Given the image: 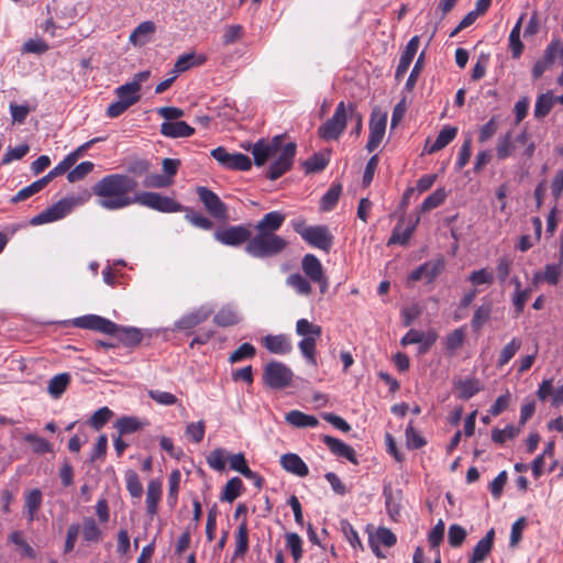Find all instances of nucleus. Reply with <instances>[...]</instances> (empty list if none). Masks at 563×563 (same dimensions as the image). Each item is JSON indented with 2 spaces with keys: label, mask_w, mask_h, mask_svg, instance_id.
I'll return each mask as SVG.
<instances>
[{
  "label": "nucleus",
  "mask_w": 563,
  "mask_h": 563,
  "mask_svg": "<svg viewBox=\"0 0 563 563\" xmlns=\"http://www.w3.org/2000/svg\"><path fill=\"white\" fill-rule=\"evenodd\" d=\"M286 214L280 211H271L255 224L256 231L276 233L285 222Z\"/></svg>",
  "instance_id": "bb28decb"
},
{
  "label": "nucleus",
  "mask_w": 563,
  "mask_h": 563,
  "mask_svg": "<svg viewBox=\"0 0 563 563\" xmlns=\"http://www.w3.org/2000/svg\"><path fill=\"white\" fill-rule=\"evenodd\" d=\"M554 102L555 97L553 96V92L550 90L538 96L533 110L534 118L537 120L545 118L551 112Z\"/></svg>",
  "instance_id": "473e14b6"
},
{
  "label": "nucleus",
  "mask_w": 563,
  "mask_h": 563,
  "mask_svg": "<svg viewBox=\"0 0 563 563\" xmlns=\"http://www.w3.org/2000/svg\"><path fill=\"white\" fill-rule=\"evenodd\" d=\"M245 246V251L253 257L266 258L280 254L287 246V241L273 232L256 231Z\"/></svg>",
  "instance_id": "f03ea898"
},
{
  "label": "nucleus",
  "mask_w": 563,
  "mask_h": 563,
  "mask_svg": "<svg viewBox=\"0 0 563 563\" xmlns=\"http://www.w3.org/2000/svg\"><path fill=\"white\" fill-rule=\"evenodd\" d=\"M467 537V532L464 527L453 523L449 527L448 542L452 548H460Z\"/></svg>",
  "instance_id": "bf43d9fd"
},
{
  "label": "nucleus",
  "mask_w": 563,
  "mask_h": 563,
  "mask_svg": "<svg viewBox=\"0 0 563 563\" xmlns=\"http://www.w3.org/2000/svg\"><path fill=\"white\" fill-rule=\"evenodd\" d=\"M263 345L271 353L280 355L288 354L292 349L290 340L285 334H268L263 339Z\"/></svg>",
  "instance_id": "b1692460"
},
{
  "label": "nucleus",
  "mask_w": 563,
  "mask_h": 563,
  "mask_svg": "<svg viewBox=\"0 0 563 563\" xmlns=\"http://www.w3.org/2000/svg\"><path fill=\"white\" fill-rule=\"evenodd\" d=\"M136 203L163 213L180 212L184 210L181 203L154 191H139Z\"/></svg>",
  "instance_id": "6e6552de"
},
{
  "label": "nucleus",
  "mask_w": 563,
  "mask_h": 563,
  "mask_svg": "<svg viewBox=\"0 0 563 563\" xmlns=\"http://www.w3.org/2000/svg\"><path fill=\"white\" fill-rule=\"evenodd\" d=\"M342 194L341 184H332L327 192L322 196L320 201V209L322 211H331L338 203L339 198Z\"/></svg>",
  "instance_id": "79ce46f5"
},
{
  "label": "nucleus",
  "mask_w": 563,
  "mask_h": 563,
  "mask_svg": "<svg viewBox=\"0 0 563 563\" xmlns=\"http://www.w3.org/2000/svg\"><path fill=\"white\" fill-rule=\"evenodd\" d=\"M405 435H406L407 446L409 449L417 450V449L424 446L427 443L424 438L418 431H416V429L413 428L412 421H409V423L406 428V431H405Z\"/></svg>",
  "instance_id": "052dcab7"
},
{
  "label": "nucleus",
  "mask_w": 563,
  "mask_h": 563,
  "mask_svg": "<svg viewBox=\"0 0 563 563\" xmlns=\"http://www.w3.org/2000/svg\"><path fill=\"white\" fill-rule=\"evenodd\" d=\"M249 550V526L247 520L243 519L235 532L234 558L244 556Z\"/></svg>",
  "instance_id": "f704fd0d"
},
{
  "label": "nucleus",
  "mask_w": 563,
  "mask_h": 563,
  "mask_svg": "<svg viewBox=\"0 0 563 563\" xmlns=\"http://www.w3.org/2000/svg\"><path fill=\"white\" fill-rule=\"evenodd\" d=\"M47 186L45 179L43 177L41 179H37L36 181L32 183L31 185L22 188L18 191L16 195H14L10 201L12 203H18L20 201H24L32 197L33 195L37 194L42 189H44Z\"/></svg>",
  "instance_id": "37998d69"
},
{
  "label": "nucleus",
  "mask_w": 563,
  "mask_h": 563,
  "mask_svg": "<svg viewBox=\"0 0 563 563\" xmlns=\"http://www.w3.org/2000/svg\"><path fill=\"white\" fill-rule=\"evenodd\" d=\"M301 268L311 282L319 284L320 292L325 294L329 284L319 258L314 254H306L301 261Z\"/></svg>",
  "instance_id": "f8f14e48"
},
{
  "label": "nucleus",
  "mask_w": 563,
  "mask_h": 563,
  "mask_svg": "<svg viewBox=\"0 0 563 563\" xmlns=\"http://www.w3.org/2000/svg\"><path fill=\"white\" fill-rule=\"evenodd\" d=\"M514 142L511 133L508 132L501 137H499L496 145V155L499 161H504L509 157L514 152Z\"/></svg>",
  "instance_id": "6e6d98bb"
},
{
  "label": "nucleus",
  "mask_w": 563,
  "mask_h": 563,
  "mask_svg": "<svg viewBox=\"0 0 563 563\" xmlns=\"http://www.w3.org/2000/svg\"><path fill=\"white\" fill-rule=\"evenodd\" d=\"M347 121V108L344 101H340L331 118L318 129V135L324 141L338 140L344 132Z\"/></svg>",
  "instance_id": "423d86ee"
},
{
  "label": "nucleus",
  "mask_w": 563,
  "mask_h": 563,
  "mask_svg": "<svg viewBox=\"0 0 563 563\" xmlns=\"http://www.w3.org/2000/svg\"><path fill=\"white\" fill-rule=\"evenodd\" d=\"M180 477L181 475L178 470H174L169 475L167 503L170 507L177 504Z\"/></svg>",
  "instance_id": "4d7b16f0"
},
{
  "label": "nucleus",
  "mask_w": 563,
  "mask_h": 563,
  "mask_svg": "<svg viewBox=\"0 0 563 563\" xmlns=\"http://www.w3.org/2000/svg\"><path fill=\"white\" fill-rule=\"evenodd\" d=\"M162 498V482L158 479H152L147 484L146 490V511L153 517L157 514L158 503Z\"/></svg>",
  "instance_id": "cd10ccee"
},
{
  "label": "nucleus",
  "mask_w": 563,
  "mask_h": 563,
  "mask_svg": "<svg viewBox=\"0 0 563 563\" xmlns=\"http://www.w3.org/2000/svg\"><path fill=\"white\" fill-rule=\"evenodd\" d=\"M456 134L457 128L445 125L443 129H441L435 141L428 147L427 152L432 154L441 151L455 139Z\"/></svg>",
  "instance_id": "2f4dec72"
},
{
  "label": "nucleus",
  "mask_w": 563,
  "mask_h": 563,
  "mask_svg": "<svg viewBox=\"0 0 563 563\" xmlns=\"http://www.w3.org/2000/svg\"><path fill=\"white\" fill-rule=\"evenodd\" d=\"M69 383L70 375L68 373L57 374L48 382L47 391L53 398L57 399L66 391Z\"/></svg>",
  "instance_id": "e433bc0d"
},
{
  "label": "nucleus",
  "mask_w": 563,
  "mask_h": 563,
  "mask_svg": "<svg viewBox=\"0 0 563 563\" xmlns=\"http://www.w3.org/2000/svg\"><path fill=\"white\" fill-rule=\"evenodd\" d=\"M297 152V145L289 142L280 145L276 159L269 165L266 177L271 180L280 178L284 174L291 169Z\"/></svg>",
  "instance_id": "1a4fd4ad"
},
{
  "label": "nucleus",
  "mask_w": 563,
  "mask_h": 563,
  "mask_svg": "<svg viewBox=\"0 0 563 563\" xmlns=\"http://www.w3.org/2000/svg\"><path fill=\"white\" fill-rule=\"evenodd\" d=\"M136 84L126 82L115 89L117 97L123 102H129V106L132 107L141 99V96L135 87Z\"/></svg>",
  "instance_id": "c03bdc74"
},
{
  "label": "nucleus",
  "mask_w": 563,
  "mask_h": 563,
  "mask_svg": "<svg viewBox=\"0 0 563 563\" xmlns=\"http://www.w3.org/2000/svg\"><path fill=\"white\" fill-rule=\"evenodd\" d=\"M292 371L282 362H268L263 371L264 384L276 390L288 387L292 382Z\"/></svg>",
  "instance_id": "0eeeda50"
},
{
  "label": "nucleus",
  "mask_w": 563,
  "mask_h": 563,
  "mask_svg": "<svg viewBox=\"0 0 563 563\" xmlns=\"http://www.w3.org/2000/svg\"><path fill=\"white\" fill-rule=\"evenodd\" d=\"M448 197V194L444 188H438L431 195H429L420 206V212H428L432 209L441 206Z\"/></svg>",
  "instance_id": "49530a36"
},
{
  "label": "nucleus",
  "mask_w": 563,
  "mask_h": 563,
  "mask_svg": "<svg viewBox=\"0 0 563 563\" xmlns=\"http://www.w3.org/2000/svg\"><path fill=\"white\" fill-rule=\"evenodd\" d=\"M521 345L522 341L520 338H512L511 341L501 349L496 363L497 368H503L507 365L520 350Z\"/></svg>",
  "instance_id": "4c0bfd02"
},
{
  "label": "nucleus",
  "mask_w": 563,
  "mask_h": 563,
  "mask_svg": "<svg viewBox=\"0 0 563 563\" xmlns=\"http://www.w3.org/2000/svg\"><path fill=\"white\" fill-rule=\"evenodd\" d=\"M71 324L79 329L93 330L109 334L117 330V323L97 314H86L73 319Z\"/></svg>",
  "instance_id": "dca6fc26"
},
{
  "label": "nucleus",
  "mask_w": 563,
  "mask_h": 563,
  "mask_svg": "<svg viewBox=\"0 0 563 563\" xmlns=\"http://www.w3.org/2000/svg\"><path fill=\"white\" fill-rule=\"evenodd\" d=\"M109 334L114 335L125 346H137L143 340L142 331L134 327L117 324V330Z\"/></svg>",
  "instance_id": "5701e85b"
},
{
  "label": "nucleus",
  "mask_w": 563,
  "mask_h": 563,
  "mask_svg": "<svg viewBox=\"0 0 563 563\" xmlns=\"http://www.w3.org/2000/svg\"><path fill=\"white\" fill-rule=\"evenodd\" d=\"M418 222H419V218H417L416 221L411 225H409L405 229L401 228L399 224H397L393 230V233L388 240V244L406 245L408 243L409 239L411 238V235L413 234Z\"/></svg>",
  "instance_id": "a19ab883"
},
{
  "label": "nucleus",
  "mask_w": 563,
  "mask_h": 563,
  "mask_svg": "<svg viewBox=\"0 0 563 563\" xmlns=\"http://www.w3.org/2000/svg\"><path fill=\"white\" fill-rule=\"evenodd\" d=\"M245 35L243 25L230 24L223 27L222 43L224 46L233 45L241 41Z\"/></svg>",
  "instance_id": "a18cd8bd"
},
{
  "label": "nucleus",
  "mask_w": 563,
  "mask_h": 563,
  "mask_svg": "<svg viewBox=\"0 0 563 563\" xmlns=\"http://www.w3.org/2000/svg\"><path fill=\"white\" fill-rule=\"evenodd\" d=\"M287 285L302 296H308L312 290L309 280L299 273L290 274L287 277Z\"/></svg>",
  "instance_id": "09e8293b"
},
{
  "label": "nucleus",
  "mask_w": 563,
  "mask_h": 563,
  "mask_svg": "<svg viewBox=\"0 0 563 563\" xmlns=\"http://www.w3.org/2000/svg\"><path fill=\"white\" fill-rule=\"evenodd\" d=\"M241 321V317L238 310L230 305L223 306L219 311L213 316V322L222 328L232 327L238 324Z\"/></svg>",
  "instance_id": "7c9ffc66"
},
{
  "label": "nucleus",
  "mask_w": 563,
  "mask_h": 563,
  "mask_svg": "<svg viewBox=\"0 0 563 563\" xmlns=\"http://www.w3.org/2000/svg\"><path fill=\"white\" fill-rule=\"evenodd\" d=\"M561 273V264H548L545 265L543 273L534 275V280L542 278L549 285H556L560 280Z\"/></svg>",
  "instance_id": "603ef678"
},
{
  "label": "nucleus",
  "mask_w": 563,
  "mask_h": 563,
  "mask_svg": "<svg viewBox=\"0 0 563 563\" xmlns=\"http://www.w3.org/2000/svg\"><path fill=\"white\" fill-rule=\"evenodd\" d=\"M526 14L522 13L509 34V48L514 58H519L523 52V43L520 40L522 22Z\"/></svg>",
  "instance_id": "c9c22d12"
},
{
  "label": "nucleus",
  "mask_w": 563,
  "mask_h": 563,
  "mask_svg": "<svg viewBox=\"0 0 563 563\" xmlns=\"http://www.w3.org/2000/svg\"><path fill=\"white\" fill-rule=\"evenodd\" d=\"M10 542L19 547L21 554L29 559H34L36 553L34 549L27 543V541L23 538L21 531H13L9 537Z\"/></svg>",
  "instance_id": "680f3d73"
},
{
  "label": "nucleus",
  "mask_w": 563,
  "mask_h": 563,
  "mask_svg": "<svg viewBox=\"0 0 563 563\" xmlns=\"http://www.w3.org/2000/svg\"><path fill=\"white\" fill-rule=\"evenodd\" d=\"M495 531L490 529L484 538H482L473 549V553L468 559V563H481L490 553L494 544Z\"/></svg>",
  "instance_id": "a878e982"
},
{
  "label": "nucleus",
  "mask_w": 563,
  "mask_h": 563,
  "mask_svg": "<svg viewBox=\"0 0 563 563\" xmlns=\"http://www.w3.org/2000/svg\"><path fill=\"white\" fill-rule=\"evenodd\" d=\"M282 467L291 474L305 477L309 474V468L303 460L295 453H286L280 456Z\"/></svg>",
  "instance_id": "4be33fe9"
},
{
  "label": "nucleus",
  "mask_w": 563,
  "mask_h": 563,
  "mask_svg": "<svg viewBox=\"0 0 563 563\" xmlns=\"http://www.w3.org/2000/svg\"><path fill=\"white\" fill-rule=\"evenodd\" d=\"M74 207V200L71 198H64L54 203L51 208L36 214L31 220V224L40 225L48 222L59 220L67 216Z\"/></svg>",
  "instance_id": "4468645a"
},
{
  "label": "nucleus",
  "mask_w": 563,
  "mask_h": 563,
  "mask_svg": "<svg viewBox=\"0 0 563 563\" xmlns=\"http://www.w3.org/2000/svg\"><path fill=\"white\" fill-rule=\"evenodd\" d=\"M137 180L126 174H109L92 186L98 205L106 210H120L136 203Z\"/></svg>",
  "instance_id": "f257e3e1"
},
{
  "label": "nucleus",
  "mask_w": 563,
  "mask_h": 563,
  "mask_svg": "<svg viewBox=\"0 0 563 563\" xmlns=\"http://www.w3.org/2000/svg\"><path fill=\"white\" fill-rule=\"evenodd\" d=\"M493 311V303L486 301L478 306L471 320V327L474 332H479L482 328L489 321Z\"/></svg>",
  "instance_id": "72a5a7b5"
},
{
  "label": "nucleus",
  "mask_w": 563,
  "mask_h": 563,
  "mask_svg": "<svg viewBox=\"0 0 563 563\" xmlns=\"http://www.w3.org/2000/svg\"><path fill=\"white\" fill-rule=\"evenodd\" d=\"M80 532L84 541L87 543H99L103 538V532L96 519L93 517H86L82 520V525L71 523L68 527L64 544L65 554L70 553L75 549Z\"/></svg>",
  "instance_id": "7ed1b4c3"
},
{
  "label": "nucleus",
  "mask_w": 563,
  "mask_h": 563,
  "mask_svg": "<svg viewBox=\"0 0 563 563\" xmlns=\"http://www.w3.org/2000/svg\"><path fill=\"white\" fill-rule=\"evenodd\" d=\"M283 139V135H277L271 141L258 140L252 148L255 165L263 166L268 158L276 156L280 150Z\"/></svg>",
  "instance_id": "2eb2a0df"
},
{
  "label": "nucleus",
  "mask_w": 563,
  "mask_h": 563,
  "mask_svg": "<svg viewBox=\"0 0 563 563\" xmlns=\"http://www.w3.org/2000/svg\"><path fill=\"white\" fill-rule=\"evenodd\" d=\"M243 482L239 477L230 478L224 485L220 495V500L233 503L243 492Z\"/></svg>",
  "instance_id": "58836bf2"
},
{
  "label": "nucleus",
  "mask_w": 563,
  "mask_h": 563,
  "mask_svg": "<svg viewBox=\"0 0 563 563\" xmlns=\"http://www.w3.org/2000/svg\"><path fill=\"white\" fill-rule=\"evenodd\" d=\"M256 355V349L251 343H243L234 350L229 356V363L235 364L243 360L253 358Z\"/></svg>",
  "instance_id": "864d4df0"
},
{
  "label": "nucleus",
  "mask_w": 563,
  "mask_h": 563,
  "mask_svg": "<svg viewBox=\"0 0 563 563\" xmlns=\"http://www.w3.org/2000/svg\"><path fill=\"white\" fill-rule=\"evenodd\" d=\"M321 440L334 455L345 457L355 465L358 464L356 453L352 446L331 435H322Z\"/></svg>",
  "instance_id": "aec40b11"
},
{
  "label": "nucleus",
  "mask_w": 563,
  "mask_h": 563,
  "mask_svg": "<svg viewBox=\"0 0 563 563\" xmlns=\"http://www.w3.org/2000/svg\"><path fill=\"white\" fill-rule=\"evenodd\" d=\"M207 59L208 58L205 54H183L177 58L174 65V74L178 75L190 69L194 66H201L207 62Z\"/></svg>",
  "instance_id": "c756f323"
},
{
  "label": "nucleus",
  "mask_w": 563,
  "mask_h": 563,
  "mask_svg": "<svg viewBox=\"0 0 563 563\" xmlns=\"http://www.w3.org/2000/svg\"><path fill=\"white\" fill-rule=\"evenodd\" d=\"M294 230L312 247L329 253L334 243V236L325 225L306 227L303 221L294 223Z\"/></svg>",
  "instance_id": "39448f33"
},
{
  "label": "nucleus",
  "mask_w": 563,
  "mask_h": 563,
  "mask_svg": "<svg viewBox=\"0 0 563 563\" xmlns=\"http://www.w3.org/2000/svg\"><path fill=\"white\" fill-rule=\"evenodd\" d=\"M465 340V331L463 328H457L453 330L451 333H449L445 338V349L454 353L456 350H459Z\"/></svg>",
  "instance_id": "e2e57ef3"
},
{
  "label": "nucleus",
  "mask_w": 563,
  "mask_h": 563,
  "mask_svg": "<svg viewBox=\"0 0 563 563\" xmlns=\"http://www.w3.org/2000/svg\"><path fill=\"white\" fill-rule=\"evenodd\" d=\"M115 428L120 435H124L140 430L142 423L136 417H122L117 420Z\"/></svg>",
  "instance_id": "5fc2aeb1"
},
{
  "label": "nucleus",
  "mask_w": 563,
  "mask_h": 563,
  "mask_svg": "<svg viewBox=\"0 0 563 563\" xmlns=\"http://www.w3.org/2000/svg\"><path fill=\"white\" fill-rule=\"evenodd\" d=\"M161 133L166 137H188L195 133V129L185 121L163 122Z\"/></svg>",
  "instance_id": "393cba45"
},
{
  "label": "nucleus",
  "mask_w": 563,
  "mask_h": 563,
  "mask_svg": "<svg viewBox=\"0 0 563 563\" xmlns=\"http://www.w3.org/2000/svg\"><path fill=\"white\" fill-rule=\"evenodd\" d=\"M197 195L203 203L206 210L216 219L225 220L228 218V208L219 196L207 187L199 186Z\"/></svg>",
  "instance_id": "ddd939ff"
},
{
  "label": "nucleus",
  "mask_w": 563,
  "mask_h": 563,
  "mask_svg": "<svg viewBox=\"0 0 563 563\" xmlns=\"http://www.w3.org/2000/svg\"><path fill=\"white\" fill-rule=\"evenodd\" d=\"M286 547L290 550L292 559L298 562L303 554L302 539L296 532H288L285 534Z\"/></svg>",
  "instance_id": "3c124183"
},
{
  "label": "nucleus",
  "mask_w": 563,
  "mask_h": 563,
  "mask_svg": "<svg viewBox=\"0 0 563 563\" xmlns=\"http://www.w3.org/2000/svg\"><path fill=\"white\" fill-rule=\"evenodd\" d=\"M227 452L218 448L212 450L207 456V463L214 471H223L225 467Z\"/></svg>",
  "instance_id": "0e129e2a"
},
{
  "label": "nucleus",
  "mask_w": 563,
  "mask_h": 563,
  "mask_svg": "<svg viewBox=\"0 0 563 563\" xmlns=\"http://www.w3.org/2000/svg\"><path fill=\"white\" fill-rule=\"evenodd\" d=\"M457 397L463 400H468L481 390V384L475 378L461 379L455 384Z\"/></svg>",
  "instance_id": "ea45409f"
},
{
  "label": "nucleus",
  "mask_w": 563,
  "mask_h": 563,
  "mask_svg": "<svg viewBox=\"0 0 563 563\" xmlns=\"http://www.w3.org/2000/svg\"><path fill=\"white\" fill-rule=\"evenodd\" d=\"M95 168V164L92 162L86 161L78 164L75 168L70 169L67 173V180L69 183H76L84 179L88 174H90Z\"/></svg>",
  "instance_id": "13d9d810"
},
{
  "label": "nucleus",
  "mask_w": 563,
  "mask_h": 563,
  "mask_svg": "<svg viewBox=\"0 0 563 563\" xmlns=\"http://www.w3.org/2000/svg\"><path fill=\"white\" fill-rule=\"evenodd\" d=\"M563 53V42L561 40H552L547 46L542 59L549 63L551 66L554 64L558 56Z\"/></svg>",
  "instance_id": "774afa93"
},
{
  "label": "nucleus",
  "mask_w": 563,
  "mask_h": 563,
  "mask_svg": "<svg viewBox=\"0 0 563 563\" xmlns=\"http://www.w3.org/2000/svg\"><path fill=\"white\" fill-rule=\"evenodd\" d=\"M211 156L223 167L233 170H249L252 167L251 158L243 153H229L224 147L211 151Z\"/></svg>",
  "instance_id": "9b49d317"
},
{
  "label": "nucleus",
  "mask_w": 563,
  "mask_h": 563,
  "mask_svg": "<svg viewBox=\"0 0 563 563\" xmlns=\"http://www.w3.org/2000/svg\"><path fill=\"white\" fill-rule=\"evenodd\" d=\"M23 440L31 445L32 451L36 454H45L53 451V445L37 434L27 433L23 437Z\"/></svg>",
  "instance_id": "de8ad7c7"
},
{
  "label": "nucleus",
  "mask_w": 563,
  "mask_h": 563,
  "mask_svg": "<svg viewBox=\"0 0 563 563\" xmlns=\"http://www.w3.org/2000/svg\"><path fill=\"white\" fill-rule=\"evenodd\" d=\"M126 489L133 498H141L143 495V485L139 475L133 470H128L124 475Z\"/></svg>",
  "instance_id": "8fccbe9b"
},
{
  "label": "nucleus",
  "mask_w": 563,
  "mask_h": 563,
  "mask_svg": "<svg viewBox=\"0 0 563 563\" xmlns=\"http://www.w3.org/2000/svg\"><path fill=\"white\" fill-rule=\"evenodd\" d=\"M296 333L302 336L298 343L302 356L309 364L317 366L316 347L317 341L322 334V328L302 318L296 322Z\"/></svg>",
  "instance_id": "20e7f679"
},
{
  "label": "nucleus",
  "mask_w": 563,
  "mask_h": 563,
  "mask_svg": "<svg viewBox=\"0 0 563 563\" xmlns=\"http://www.w3.org/2000/svg\"><path fill=\"white\" fill-rule=\"evenodd\" d=\"M213 236L223 245L236 247L244 243L247 244L251 240L252 232L250 225L239 224L218 229Z\"/></svg>",
  "instance_id": "9d476101"
},
{
  "label": "nucleus",
  "mask_w": 563,
  "mask_h": 563,
  "mask_svg": "<svg viewBox=\"0 0 563 563\" xmlns=\"http://www.w3.org/2000/svg\"><path fill=\"white\" fill-rule=\"evenodd\" d=\"M43 504V493L33 488L24 493V511L29 522H33Z\"/></svg>",
  "instance_id": "412c9836"
},
{
  "label": "nucleus",
  "mask_w": 563,
  "mask_h": 563,
  "mask_svg": "<svg viewBox=\"0 0 563 563\" xmlns=\"http://www.w3.org/2000/svg\"><path fill=\"white\" fill-rule=\"evenodd\" d=\"M420 38L418 35L412 36L407 43L404 52L400 55L398 66L395 71V79L400 81L405 74L407 73L410 64L412 63L418 48H419Z\"/></svg>",
  "instance_id": "a211bd4d"
},
{
  "label": "nucleus",
  "mask_w": 563,
  "mask_h": 563,
  "mask_svg": "<svg viewBox=\"0 0 563 563\" xmlns=\"http://www.w3.org/2000/svg\"><path fill=\"white\" fill-rule=\"evenodd\" d=\"M494 273L488 271L487 268L474 271L468 276V282L472 283L474 286L492 285L494 283Z\"/></svg>",
  "instance_id": "338daca9"
},
{
  "label": "nucleus",
  "mask_w": 563,
  "mask_h": 563,
  "mask_svg": "<svg viewBox=\"0 0 563 563\" xmlns=\"http://www.w3.org/2000/svg\"><path fill=\"white\" fill-rule=\"evenodd\" d=\"M386 114L377 115L375 112L372 113L369 120V136L366 144V150L368 152L375 151L382 143L386 131Z\"/></svg>",
  "instance_id": "f3484780"
},
{
  "label": "nucleus",
  "mask_w": 563,
  "mask_h": 563,
  "mask_svg": "<svg viewBox=\"0 0 563 563\" xmlns=\"http://www.w3.org/2000/svg\"><path fill=\"white\" fill-rule=\"evenodd\" d=\"M29 151L30 147L27 144H21L15 147L9 146L2 156L1 164L7 165L13 161L21 159L29 153Z\"/></svg>",
  "instance_id": "69168bd1"
},
{
  "label": "nucleus",
  "mask_w": 563,
  "mask_h": 563,
  "mask_svg": "<svg viewBox=\"0 0 563 563\" xmlns=\"http://www.w3.org/2000/svg\"><path fill=\"white\" fill-rule=\"evenodd\" d=\"M155 30L156 27L154 22L144 21L133 30L130 34L129 41L134 46H143L150 41V37L155 33Z\"/></svg>",
  "instance_id": "c85d7f7f"
},
{
  "label": "nucleus",
  "mask_w": 563,
  "mask_h": 563,
  "mask_svg": "<svg viewBox=\"0 0 563 563\" xmlns=\"http://www.w3.org/2000/svg\"><path fill=\"white\" fill-rule=\"evenodd\" d=\"M213 310L207 306H201L200 308L183 316L179 320L176 321L175 327L178 330H190L197 327L198 324L205 322L211 314Z\"/></svg>",
  "instance_id": "6ab92c4d"
}]
</instances>
